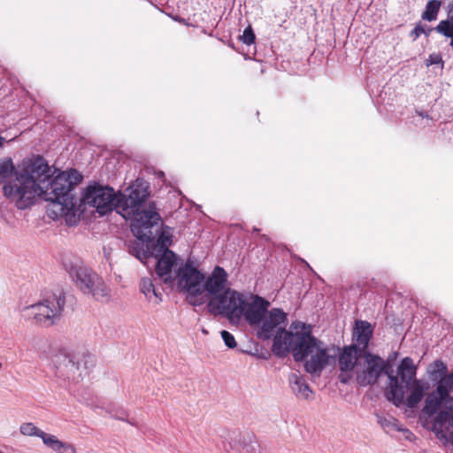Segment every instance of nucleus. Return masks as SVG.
<instances>
[{"label": "nucleus", "instance_id": "f257e3e1", "mask_svg": "<svg viewBox=\"0 0 453 453\" xmlns=\"http://www.w3.org/2000/svg\"><path fill=\"white\" fill-rule=\"evenodd\" d=\"M273 350L280 357L292 353L296 361L304 363L308 373L317 376L336 354L330 353L331 349L311 334V326L302 322L292 323L289 331L279 332L273 338Z\"/></svg>", "mask_w": 453, "mask_h": 453}, {"label": "nucleus", "instance_id": "f03ea898", "mask_svg": "<svg viewBox=\"0 0 453 453\" xmlns=\"http://www.w3.org/2000/svg\"><path fill=\"white\" fill-rule=\"evenodd\" d=\"M47 169V162L41 157L23 160L21 165L4 180L3 192L6 198L19 210L33 205L42 195V180Z\"/></svg>", "mask_w": 453, "mask_h": 453}, {"label": "nucleus", "instance_id": "7ed1b4c3", "mask_svg": "<svg viewBox=\"0 0 453 453\" xmlns=\"http://www.w3.org/2000/svg\"><path fill=\"white\" fill-rule=\"evenodd\" d=\"M269 302L258 296H246L231 288L208 303L209 311L226 318L232 324H239L242 319L248 324L258 323Z\"/></svg>", "mask_w": 453, "mask_h": 453}, {"label": "nucleus", "instance_id": "20e7f679", "mask_svg": "<svg viewBox=\"0 0 453 453\" xmlns=\"http://www.w3.org/2000/svg\"><path fill=\"white\" fill-rule=\"evenodd\" d=\"M47 164L45 174L42 180V195L40 197L52 203L55 217L69 214L76 206V198L73 193L74 187L82 176L75 169L59 172L54 177Z\"/></svg>", "mask_w": 453, "mask_h": 453}, {"label": "nucleus", "instance_id": "39448f33", "mask_svg": "<svg viewBox=\"0 0 453 453\" xmlns=\"http://www.w3.org/2000/svg\"><path fill=\"white\" fill-rule=\"evenodd\" d=\"M416 366L411 357H404L397 368V375H388L389 387L387 397L395 405L402 403L415 408L424 398L430 385L427 381L417 380Z\"/></svg>", "mask_w": 453, "mask_h": 453}, {"label": "nucleus", "instance_id": "423d86ee", "mask_svg": "<svg viewBox=\"0 0 453 453\" xmlns=\"http://www.w3.org/2000/svg\"><path fill=\"white\" fill-rule=\"evenodd\" d=\"M65 304V296L52 294L39 302L23 308V316L43 326H53L60 320Z\"/></svg>", "mask_w": 453, "mask_h": 453}, {"label": "nucleus", "instance_id": "0eeeda50", "mask_svg": "<svg viewBox=\"0 0 453 453\" xmlns=\"http://www.w3.org/2000/svg\"><path fill=\"white\" fill-rule=\"evenodd\" d=\"M80 357L67 352L65 349L58 350L52 357V363L56 368V375L64 380L78 382L83 376L84 372L92 365L93 360L90 357Z\"/></svg>", "mask_w": 453, "mask_h": 453}, {"label": "nucleus", "instance_id": "6e6552de", "mask_svg": "<svg viewBox=\"0 0 453 453\" xmlns=\"http://www.w3.org/2000/svg\"><path fill=\"white\" fill-rule=\"evenodd\" d=\"M69 273L76 286L84 293L90 294L98 301L109 298L110 289L101 278L87 266L82 265H71Z\"/></svg>", "mask_w": 453, "mask_h": 453}, {"label": "nucleus", "instance_id": "1a4fd4ad", "mask_svg": "<svg viewBox=\"0 0 453 453\" xmlns=\"http://www.w3.org/2000/svg\"><path fill=\"white\" fill-rule=\"evenodd\" d=\"M177 284L180 290L188 294V302L192 305H200L204 303L203 296V282L204 276L189 262L177 271Z\"/></svg>", "mask_w": 453, "mask_h": 453}, {"label": "nucleus", "instance_id": "9d476101", "mask_svg": "<svg viewBox=\"0 0 453 453\" xmlns=\"http://www.w3.org/2000/svg\"><path fill=\"white\" fill-rule=\"evenodd\" d=\"M81 205L95 208L100 215L117 208V194L112 188L99 184H93L87 187L81 198Z\"/></svg>", "mask_w": 453, "mask_h": 453}, {"label": "nucleus", "instance_id": "9b49d317", "mask_svg": "<svg viewBox=\"0 0 453 453\" xmlns=\"http://www.w3.org/2000/svg\"><path fill=\"white\" fill-rule=\"evenodd\" d=\"M355 373L357 382L362 387L373 385L383 373L388 376L391 375L388 373L387 365L381 357L367 352H364L359 357Z\"/></svg>", "mask_w": 453, "mask_h": 453}, {"label": "nucleus", "instance_id": "f8f14e48", "mask_svg": "<svg viewBox=\"0 0 453 453\" xmlns=\"http://www.w3.org/2000/svg\"><path fill=\"white\" fill-rule=\"evenodd\" d=\"M148 188L149 185L145 180H135L123 193L117 194V208L123 211H134L148 197Z\"/></svg>", "mask_w": 453, "mask_h": 453}, {"label": "nucleus", "instance_id": "ddd939ff", "mask_svg": "<svg viewBox=\"0 0 453 453\" xmlns=\"http://www.w3.org/2000/svg\"><path fill=\"white\" fill-rule=\"evenodd\" d=\"M160 221V215L151 207L148 210L136 211L131 223L132 233L139 240L150 242L153 239L152 228Z\"/></svg>", "mask_w": 453, "mask_h": 453}, {"label": "nucleus", "instance_id": "4468645a", "mask_svg": "<svg viewBox=\"0 0 453 453\" xmlns=\"http://www.w3.org/2000/svg\"><path fill=\"white\" fill-rule=\"evenodd\" d=\"M286 314L280 309H272L268 311V307L265 310L260 320L256 324H249L251 326H258L257 334L261 340L270 339L275 333L274 337L280 331H286L282 325L285 324Z\"/></svg>", "mask_w": 453, "mask_h": 453}, {"label": "nucleus", "instance_id": "2eb2a0df", "mask_svg": "<svg viewBox=\"0 0 453 453\" xmlns=\"http://www.w3.org/2000/svg\"><path fill=\"white\" fill-rule=\"evenodd\" d=\"M136 257L144 265L149 266L150 260L153 259L156 265V273L165 283H173L175 277L173 276L172 269L176 264V255L172 250L160 252L156 257L151 253H138Z\"/></svg>", "mask_w": 453, "mask_h": 453}, {"label": "nucleus", "instance_id": "dca6fc26", "mask_svg": "<svg viewBox=\"0 0 453 453\" xmlns=\"http://www.w3.org/2000/svg\"><path fill=\"white\" fill-rule=\"evenodd\" d=\"M227 273L220 266H216L211 273L203 282V296L209 300L228 290Z\"/></svg>", "mask_w": 453, "mask_h": 453}, {"label": "nucleus", "instance_id": "f3484780", "mask_svg": "<svg viewBox=\"0 0 453 453\" xmlns=\"http://www.w3.org/2000/svg\"><path fill=\"white\" fill-rule=\"evenodd\" d=\"M361 355L363 353L357 346L345 347L339 357L341 372L356 371Z\"/></svg>", "mask_w": 453, "mask_h": 453}, {"label": "nucleus", "instance_id": "a211bd4d", "mask_svg": "<svg viewBox=\"0 0 453 453\" xmlns=\"http://www.w3.org/2000/svg\"><path fill=\"white\" fill-rule=\"evenodd\" d=\"M434 427L438 433L446 432L450 435L453 432V398L446 402V409L438 413L434 419Z\"/></svg>", "mask_w": 453, "mask_h": 453}, {"label": "nucleus", "instance_id": "6ab92c4d", "mask_svg": "<svg viewBox=\"0 0 453 453\" xmlns=\"http://www.w3.org/2000/svg\"><path fill=\"white\" fill-rule=\"evenodd\" d=\"M372 334V329L369 322L364 320L357 321L353 333V337L356 341L354 346H357L361 350H365L368 346Z\"/></svg>", "mask_w": 453, "mask_h": 453}, {"label": "nucleus", "instance_id": "aec40b11", "mask_svg": "<svg viewBox=\"0 0 453 453\" xmlns=\"http://www.w3.org/2000/svg\"><path fill=\"white\" fill-rule=\"evenodd\" d=\"M288 381L293 393L302 399H309L312 395V390L306 383L305 380L297 373H291Z\"/></svg>", "mask_w": 453, "mask_h": 453}, {"label": "nucleus", "instance_id": "412c9836", "mask_svg": "<svg viewBox=\"0 0 453 453\" xmlns=\"http://www.w3.org/2000/svg\"><path fill=\"white\" fill-rule=\"evenodd\" d=\"M447 401H449V399L445 395L439 394L438 390L435 389L427 395L423 412L431 416L437 412L441 403H444V407L446 408Z\"/></svg>", "mask_w": 453, "mask_h": 453}, {"label": "nucleus", "instance_id": "4be33fe9", "mask_svg": "<svg viewBox=\"0 0 453 453\" xmlns=\"http://www.w3.org/2000/svg\"><path fill=\"white\" fill-rule=\"evenodd\" d=\"M172 244V234L167 230H162L157 237V243L152 244L151 247L147 243V250L143 252L151 253L156 257L159 256L160 252L170 250L168 247Z\"/></svg>", "mask_w": 453, "mask_h": 453}, {"label": "nucleus", "instance_id": "5701e85b", "mask_svg": "<svg viewBox=\"0 0 453 453\" xmlns=\"http://www.w3.org/2000/svg\"><path fill=\"white\" fill-rule=\"evenodd\" d=\"M43 444L56 453H77L73 444L60 441L57 436L50 434H48Z\"/></svg>", "mask_w": 453, "mask_h": 453}, {"label": "nucleus", "instance_id": "b1692460", "mask_svg": "<svg viewBox=\"0 0 453 453\" xmlns=\"http://www.w3.org/2000/svg\"><path fill=\"white\" fill-rule=\"evenodd\" d=\"M140 289L148 301L156 304L162 301V295L156 289L151 277H144L141 280Z\"/></svg>", "mask_w": 453, "mask_h": 453}, {"label": "nucleus", "instance_id": "393cba45", "mask_svg": "<svg viewBox=\"0 0 453 453\" xmlns=\"http://www.w3.org/2000/svg\"><path fill=\"white\" fill-rule=\"evenodd\" d=\"M434 30L445 37L450 38L449 45L453 49V9L449 12V18L441 20Z\"/></svg>", "mask_w": 453, "mask_h": 453}, {"label": "nucleus", "instance_id": "a878e982", "mask_svg": "<svg viewBox=\"0 0 453 453\" xmlns=\"http://www.w3.org/2000/svg\"><path fill=\"white\" fill-rule=\"evenodd\" d=\"M436 380L438 393L445 395L448 399L451 398L449 394L453 391V372L449 374H444Z\"/></svg>", "mask_w": 453, "mask_h": 453}, {"label": "nucleus", "instance_id": "bb28decb", "mask_svg": "<svg viewBox=\"0 0 453 453\" xmlns=\"http://www.w3.org/2000/svg\"><path fill=\"white\" fill-rule=\"evenodd\" d=\"M441 5V2L440 0H429L426 3L424 12L422 13V19L426 21L435 20L437 19Z\"/></svg>", "mask_w": 453, "mask_h": 453}, {"label": "nucleus", "instance_id": "cd10ccee", "mask_svg": "<svg viewBox=\"0 0 453 453\" xmlns=\"http://www.w3.org/2000/svg\"><path fill=\"white\" fill-rule=\"evenodd\" d=\"M20 433L25 436H36L42 439V442H44L46 437L49 434L43 432L40 428H38L34 423L26 422L20 425L19 427Z\"/></svg>", "mask_w": 453, "mask_h": 453}, {"label": "nucleus", "instance_id": "c85d7f7f", "mask_svg": "<svg viewBox=\"0 0 453 453\" xmlns=\"http://www.w3.org/2000/svg\"><path fill=\"white\" fill-rule=\"evenodd\" d=\"M448 371L447 365L441 360L434 361L429 367V373L433 380L446 374Z\"/></svg>", "mask_w": 453, "mask_h": 453}, {"label": "nucleus", "instance_id": "c756f323", "mask_svg": "<svg viewBox=\"0 0 453 453\" xmlns=\"http://www.w3.org/2000/svg\"><path fill=\"white\" fill-rule=\"evenodd\" d=\"M377 421L380 426L387 432L390 431H401L402 429L398 426L396 420L394 418H388L382 416H377Z\"/></svg>", "mask_w": 453, "mask_h": 453}, {"label": "nucleus", "instance_id": "7c9ffc66", "mask_svg": "<svg viewBox=\"0 0 453 453\" xmlns=\"http://www.w3.org/2000/svg\"><path fill=\"white\" fill-rule=\"evenodd\" d=\"M14 170L12 159H5L0 162V181L6 179Z\"/></svg>", "mask_w": 453, "mask_h": 453}, {"label": "nucleus", "instance_id": "2f4dec72", "mask_svg": "<svg viewBox=\"0 0 453 453\" xmlns=\"http://www.w3.org/2000/svg\"><path fill=\"white\" fill-rule=\"evenodd\" d=\"M255 34L251 27H246L243 34L240 36V40L247 45L252 44L255 42Z\"/></svg>", "mask_w": 453, "mask_h": 453}, {"label": "nucleus", "instance_id": "473e14b6", "mask_svg": "<svg viewBox=\"0 0 453 453\" xmlns=\"http://www.w3.org/2000/svg\"><path fill=\"white\" fill-rule=\"evenodd\" d=\"M432 31H433V28L428 27L426 25L418 23L416 25L415 28L412 30L411 35H413L415 36V38H418L422 34L428 36Z\"/></svg>", "mask_w": 453, "mask_h": 453}, {"label": "nucleus", "instance_id": "72a5a7b5", "mask_svg": "<svg viewBox=\"0 0 453 453\" xmlns=\"http://www.w3.org/2000/svg\"><path fill=\"white\" fill-rule=\"evenodd\" d=\"M221 337L225 342V344L230 348L234 349L236 347V342L232 334H230L228 331L223 330L221 331Z\"/></svg>", "mask_w": 453, "mask_h": 453}, {"label": "nucleus", "instance_id": "f704fd0d", "mask_svg": "<svg viewBox=\"0 0 453 453\" xmlns=\"http://www.w3.org/2000/svg\"><path fill=\"white\" fill-rule=\"evenodd\" d=\"M441 56L437 54H432L429 56V58L426 59V65H437L441 63Z\"/></svg>", "mask_w": 453, "mask_h": 453}, {"label": "nucleus", "instance_id": "c9c22d12", "mask_svg": "<svg viewBox=\"0 0 453 453\" xmlns=\"http://www.w3.org/2000/svg\"><path fill=\"white\" fill-rule=\"evenodd\" d=\"M259 446L257 442L250 444L249 447L245 448V453H256L257 449H258Z\"/></svg>", "mask_w": 453, "mask_h": 453}, {"label": "nucleus", "instance_id": "e433bc0d", "mask_svg": "<svg viewBox=\"0 0 453 453\" xmlns=\"http://www.w3.org/2000/svg\"><path fill=\"white\" fill-rule=\"evenodd\" d=\"M349 372H341V374L339 375L341 382L347 383L349 381V380L350 379Z\"/></svg>", "mask_w": 453, "mask_h": 453}, {"label": "nucleus", "instance_id": "4c0bfd02", "mask_svg": "<svg viewBox=\"0 0 453 453\" xmlns=\"http://www.w3.org/2000/svg\"><path fill=\"white\" fill-rule=\"evenodd\" d=\"M4 138L0 135V147L3 145Z\"/></svg>", "mask_w": 453, "mask_h": 453}, {"label": "nucleus", "instance_id": "58836bf2", "mask_svg": "<svg viewBox=\"0 0 453 453\" xmlns=\"http://www.w3.org/2000/svg\"><path fill=\"white\" fill-rule=\"evenodd\" d=\"M450 440H451V442L453 444V432L450 433Z\"/></svg>", "mask_w": 453, "mask_h": 453}, {"label": "nucleus", "instance_id": "ea45409f", "mask_svg": "<svg viewBox=\"0 0 453 453\" xmlns=\"http://www.w3.org/2000/svg\"><path fill=\"white\" fill-rule=\"evenodd\" d=\"M136 211H139V210L136 208L135 211H133V213L134 214L136 212ZM131 212H132V211H131ZM127 214H130V211H127Z\"/></svg>", "mask_w": 453, "mask_h": 453}, {"label": "nucleus", "instance_id": "a19ab883", "mask_svg": "<svg viewBox=\"0 0 453 453\" xmlns=\"http://www.w3.org/2000/svg\"><path fill=\"white\" fill-rule=\"evenodd\" d=\"M2 366H3V365H2V363L0 362V370L2 369Z\"/></svg>", "mask_w": 453, "mask_h": 453}]
</instances>
